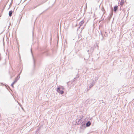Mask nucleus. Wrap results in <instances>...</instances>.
<instances>
[{
	"instance_id": "7",
	"label": "nucleus",
	"mask_w": 134,
	"mask_h": 134,
	"mask_svg": "<svg viewBox=\"0 0 134 134\" xmlns=\"http://www.w3.org/2000/svg\"><path fill=\"white\" fill-rule=\"evenodd\" d=\"M95 84V82H93L90 84L89 86V87L91 88Z\"/></svg>"
},
{
	"instance_id": "5",
	"label": "nucleus",
	"mask_w": 134,
	"mask_h": 134,
	"mask_svg": "<svg viewBox=\"0 0 134 134\" xmlns=\"http://www.w3.org/2000/svg\"><path fill=\"white\" fill-rule=\"evenodd\" d=\"M84 21L83 20L82 21H81L79 23L80 26H82V24L84 23Z\"/></svg>"
},
{
	"instance_id": "25",
	"label": "nucleus",
	"mask_w": 134,
	"mask_h": 134,
	"mask_svg": "<svg viewBox=\"0 0 134 134\" xmlns=\"http://www.w3.org/2000/svg\"><path fill=\"white\" fill-rule=\"evenodd\" d=\"M33 35H34V32H32V37H33Z\"/></svg>"
},
{
	"instance_id": "11",
	"label": "nucleus",
	"mask_w": 134,
	"mask_h": 134,
	"mask_svg": "<svg viewBox=\"0 0 134 134\" xmlns=\"http://www.w3.org/2000/svg\"><path fill=\"white\" fill-rule=\"evenodd\" d=\"M20 77V74H18V75L17 76V77H16V78H15V79H17V81L19 79V78Z\"/></svg>"
},
{
	"instance_id": "10",
	"label": "nucleus",
	"mask_w": 134,
	"mask_h": 134,
	"mask_svg": "<svg viewBox=\"0 0 134 134\" xmlns=\"http://www.w3.org/2000/svg\"><path fill=\"white\" fill-rule=\"evenodd\" d=\"M124 2V0H121L120 4L121 5H123Z\"/></svg>"
},
{
	"instance_id": "12",
	"label": "nucleus",
	"mask_w": 134,
	"mask_h": 134,
	"mask_svg": "<svg viewBox=\"0 0 134 134\" xmlns=\"http://www.w3.org/2000/svg\"><path fill=\"white\" fill-rule=\"evenodd\" d=\"M83 126H85V124L84 123H83V122H82V125H81V126L80 127V128L82 129L83 127Z\"/></svg>"
},
{
	"instance_id": "2",
	"label": "nucleus",
	"mask_w": 134,
	"mask_h": 134,
	"mask_svg": "<svg viewBox=\"0 0 134 134\" xmlns=\"http://www.w3.org/2000/svg\"><path fill=\"white\" fill-rule=\"evenodd\" d=\"M45 2V1H42V2H41V3L39 4L38 5H36V6H33V7H32L30 9L32 10L34 9L35 8H37L38 6H40V5H41V4H42L43 3H44Z\"/></svg>"
},
{
	"instance_id": "24",
	"label": "nucleus",
	"mask_w": 134,
	"mask_h": 134,
	"mask_svg": "<svg viewBox=\"0 0 134 134\" xmlns=\"http://www.w3.org/2000/svg\"><path fill=\"white\" fill-rule=\"evenodd\" d=\"M31 53L32 54V49H31Z\"/></svg>"
},
{
	"instance_id": "9",
	"label": "nucleus",
	"mask_w": 134,
	"mask_h": 134,
	"mask_svg": "<svg viewBox=\"0 0 134 134\" xmlns=\"http://www.w3.org/2000/svg\"><path fill=\"white\" fill-rule=\"evenodd\" d=\"M13 13V11L12 10H10L9 12V16H11L12 15Z\"/></svg>"
},
{
	"instance_id": "3",
	"label": "nucleus",
	"mask_w": 134,
	"mask_h": 134,
	"mask_svg": "<svg viewBox=\"0 0 134 134\" xmlns=\"http://www.w3.org/2000/svg\"><path fill=\"white\" fill-rule=\"evenodd\" d=\"M77 120H78V119H76V124L78 125H79L80 124H82V122H82V120L81 118L80 119H79V122H77Z\"/></svg>"
},
{
	"instance_id": "22",
	"label": "nucleus",
	"mask_w": 134,
	"mask_h": 134,
	"mask_svg": "<svg viewBox=\"0 0 134 134\" xmlns=\"http://www.w3.org/2000/svg\"><path fill=\"white\" fill-rule=\"evenodd\" d=\"M15 83L13 82L12 84L14 85V84Z\"/></svg>"
},
{
	"instance_id": "28",
	"label": "nucleus",
	"mask_w": 134,
	"mask_h": 134,
	"mask_svg": "<svg viewBox=\"0 0 134 134\" xmlns=\"http://www.w3.org/2000/svg\"><path fill=\"white\" fill-rule=\"evenodd\" d=\"M43 13V12H42V13H41V14H42Z\"/></svg>"
},
{
	"instance_id": "6",
	"label": "nucleus",
	"mask_w": 134,
	"mask_h": 134,
	"mask_svg": "<svg viewBox=\"0 0 134 134\" xmlns=\"http://www.w3.org/2000/svg\"><path fill=\"white\" fill-rule=\"evenodd\" d=\"M32 57H33V60L34 67V68L35 67V64L36 61H35V59L34 58L32 54Z\"/></svg>"
},
{
	"instance_id": "8",
	"label": "nucleus",
	"mask_w": 134,
	"mask_h": 134,
	"mask_svg": "<svg viewBox=\"0 0 134 134\" xmlns=\"http://www.w3.org/2000/svg\"><path fill=\"white\" fill-rule=\"evenodd\" d=\"M114 10L115 12H116L118 9V6H115L114 7Z\"/></svg>"
},
{
	"instance_id": "19",
	"label": "nucleus",
	"mask_w": 134,
	"mask_h": 134,
	"mask_svg": "<svg viewBox=\"0 0 134 134\" xmlns=\"http://www.w3.org/2000/svg\"><path fill=\"white\" fill-rule=\"evenodd\" d=\"M1 54L0 53V60H1Z\"/></svg>"
},
{
	"instance_id": "27",
	"label": "nucleus",
	"mask_w": 134,
	"mask_h": 134,
	"mask_svg": "<svg viewBox=\"0 0 134 134\" xmlns=\"http://www.w3.org/2000/svg\"><path fill=\"white\" fill-rule=\"evenodd\" d=\"M80 26H79L78 27V29H79V28H80Z\"/></svg>"
},
{
	"instance_id": "20",
	"label": "nucleus",
	"mask_w": 134,
	"mask_h": 134,
	"mask_svg": "<svg viewBox=\"0 0 134 134\" xmlns=\"http://www.w3.org/2000/svg\"><path fill=\"white\" fill-rule=\"evenodd\" d=\"M22 69L21 70L19 74H20V75L21 74V72H22Z\"/></svg>"
},
{
	"instance_id": "14",
	"label": "nucleus",
	"mask_w": 134,
	"mask_h": 134,
	"mask_svg": "<svg viewBox=\"0 0 134 134\" xmlns=\"http://www.w3.org/2000/svg\"><path fill=\"white\" fill-rule=\"evenodd\" d=\"M79 77V76H78V75H77L76 76V77H75L74 79V80L73 81H75V80H76L77 79H78Z\"/></svg>"
},
{
	"instance_id": "18",
	"label": "nucleus",
	"mask_w": 134,
	"mask_h": 134,
	"mask_svg": "<svg viewBox=\"0 0 134 134\" xmlns=\"http://www.w3.org/2000/svg\"><path fill=\"white\" fill-rule=\"evenodd\" d=\"M14 85L12 84H11V86H12V87H13V88H14Z\"/></svg>"
},
{
	"instance_id": "16",
	"label": "nucleus",
	"mask_w": 134,
	"mask_h": 134,
	"mask_svg": "<svg viewBox=\"0 0 134 134\" xmlns=\"http://www.w3.org/2000/svg\"><path fill=\"white\" fill-rule=\"evenodd\" d=\"M39 129H37L36 132V133L37 134L39 133V132L38 133V131H39Z\"/></svg>"
},
{
	"instance_id": "15",
	"label": "nucleus",
	"mask_w": 134,
	"mask_h": 134,
	"mask_svg": "<svg viewBox=\"0 0 134 134\" xmlns=\"http://www.w3.org/2000/svg\"><path fill=\"white\" fill-rule=\"evenodd\" d=\"M104 35L105 37H107V32H105V34H104Z\"/></svg>"
},
{
	"instance_id": "26",
	"label": "nucleus",
	"mask_w": 134,
	"mask_h": 134,
	"mask_svg": "<svg viewBox=\"0 0 134 134\" xmlns=\"http://www.w3.org/2000/svg\"><path fill=\"white\" fill-rule=\"evenodd\" d=\"M79 119H78V120H77V122H79Z\"/></svg>"
},
{
	"instance_id": "17",
	"label": "nucleus",
	"mask_w": 134,
	"mask_h": 134,
	"mask_svg": "<svg viewBox=\"0 0 134 134\" xmlns=\"http://www.w3.org/2000/svg\"><path fill=\"white\" fill-rule=\"evenodd\" d=\"M17 80L15 79L14 81V82L15 83L17 82Z\"/></svg>"
},
{
	"instance_id": "1",
	"label": "nucleus",
	"mask_w": 134,
	"mask_h": 134,
	"mask_svg": "<svg viewBox=\"0 0 134 134\" xmlns=\"http://www.w3.org/2000/svg\"><path fill=\"white\" fill-rule=\"evenodd\" d=\"M64 89V88L63 86H60L57 88V91L58 92L62 94L64 93V92L63 90Z\"/></svg>"
},
{
	"instance_id": "4",
	"label": "nucleus",
	"mask_w": 134,
	"mask_h": 134,
	"mask_svg": "<svg viewBox=\"0 0 134 134\" xmlns=\"http://www.w3.org/2000/svg\"><path fill=\"white\" fill-rule=\"evenodd\" d=\"M91 124V123L90 121H88L86 124V127H89Z\"/></svg>"
},
{
	"instance_id": "13",
	"label": "nucleus",
	"mask_w": 134,
	"mask_h": 134,
	"mask_svg": "<svg viewBox=\"0 0 134 134\" xmlns=\"http://www.w3.org/2000/svg\"><path fill=\"white\" fill-rule=\"evenodd\" d=\"M101 10H102V11L103 12V14H104L105 13V10L104 9V8L103 7H102V8Z\"/></svg>"
},
{
	"instance_id": "23",
	"label": "nucleus",
	"mask_w": 134,
	"mask_h": 134,
	"mask_svg": "<svg viewBox=\"0 0 134 134\" xmlns=\"http://www.w3.org/2000/svg\"><path fill=\"white\" fill-rule=\"evenodd\" d=\"M100 34H101V35H102V36H103V34H102V32H100Z\"/></svg>"
},
{
	"instance_id": "21",
	"label": "nucleus",
	"mask_w": 134,
	"mask_h": 134,
	"mask_svg": "<svg viewBox=\"0 0 134 134\" xmlns=\"http://www.w3.org/2000/svg\"><path fill=\"white\" fill-rule=\"evenodd\" d=\"M89 50H88L87 51V52L89 54Z\"/></svg>"
}]
</instances>
